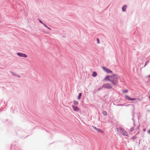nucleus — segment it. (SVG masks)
Returning <instances> with one entry per match:
<instances>
[{"label":"nucleus","instance_id":"1","mask_svg":"<svg viewBox=\"0 0 150 150\" xmlns=\"http://www.w3.org/2000/svg\"><path fill=\"white\" fill-rule=\"evenodd\" d=\"M117 76V74H113L112 76H110V77L112 78V79L110 81V82L114 86H116V83L118 82V78Z\"/></svg>","mask_w":150,"mask_h":150},{"label":"nucleus","instance_id":"2","mask_svg":"<svg viewBox=\"0 0 150 150\" xmlns=\"http://www.w3.org/2000/svg\"><path fill=\"white\" fill-rule=\"evenodd\" d=\"M117 130L122 135L125 136H127V133L123 128L119 127L117 129Z\"/></svg>","mask_w":150,"mask_h":150},{"label":"nucleus","instance_id":"3","mask_svg":"<svg viewBox=\"0 0 150 150\" xmlns=\"http://www.w3.org/2000/svg\"><path fill=\"white\" fill-rule=\"evenodd\" d=\"M102 88L108 89H111L112 88L111 85L108 83L104 84L102 86Z\"/></svg>","mask_w":150,"mask_h":150},{"label":"nucleus","instance_id":"4","mask_svg":"<svg viewBox=\"0 0 150 150\" xmlns=\"http://www.w3.org/2000/svg\"><path fill=\"white\" fill-rule=\"evenodd\" d=\"M102 68L104 69V71L107 73H112V71L109 69L105 67H102Z\"/></svg>","mask_w":150,"mask_h":150},{"label":"nucleus","instance_id":"5","mask_svg":"<svg viewBox=\"0 0 150 150\" xmlns=\"http://www.w3.org/2000/svg\"><path fill=\"white\" fill-rule=\"evenodd\" d=\"M17 55L19 57L25 58L27 57V55L25 54L18 52L17 53Z\"/></svg>","mask_w":150,"mask_h":150},{"label":"nucleus","instance_id":"6","mask_svg":"<svg viewBox=\"0 0 150 150\" xmlns=\"http://www.w3.org/2000/svg\"><path fill=\"white\" fill-rule=\"evenodd\" d=\"M125 98L126 99H127L128 100H132L134 101L136 100L135 98H131L129 97L128 96L126 95L125 96Z\"/></svg>","mask_w":150,"mask_h":150},{"label":"nucleus","instance_id":"7","mask_svg":"<svg viewBox=\"0 0 150 150\" xmlns=\"http://www.w3.org/2000/svg\"><path fill=\"white\" fill-rule=\"evenodd\" d=\"M72 107L73 108V109L76 112H78L79 110V108L75 105H72Z\"/></svg>","mask_w":150,"mask_h":150},{"label":"nucleus","instance_id":"8","mask_svg":"<svg viewBox=\"0 0 150 150\" xmlns=\"http://www.w3.org/2000/svg\"><path fill=\"white\" fill-rule=\"evenodd\" d=\"M93 129L99 132H101L102 130L100 129L97 128L95 127L92 126Z\"/></svg>","mask_w":150,"mask_h":150},{"label":"nucleus","instance_id":"9","mask_svg":"<svg viewBox=\"0 0 150 150\" xmlns=\"http://www.w3.org/2000/svg\"><path fill=\"white\" fill-rule=\"evenodd\" d=\"M127 6L126 5H124L122 8V10L123 11L125 12L126 11Z\"/></svg>","mask_w":150,"mask_h":150},{"label":"nucleus","instance_id":"10","mask_svg":"<svg viewBox=\"0 0 150 150\" xmlns=\"http://www.w3.org/2000/svg\"><path fill=\"white\" fill-rule=\"evenodd\" d=\"M110 76H106L105 77L104 79L105 80H107L108 81H111V79H110L109 78V77H110Z\"/></svg>","mask_w":150,"mask_h":150},{"label":"nucleus","instance_id":"11","mask_svg":"<svg viewBox=\"0 0 150 150\" xmlns=\"http://www.w3.org/2000/svg\"><path fill=\"white\" fill-rule=\"evenodd\" d=\"M97 73L96 71H94L93 72L92 76L93 77H96V76H97Z\"/></svg>","mask_w":150,"mask_h":150},{"label":"nucleus","instance_id":"12","mask_svg":"<svg viewBox=\"0 0 150 150\" xmlns=\"http://www.w3.org/2000/svg\"><path fill=\"white\" fill-rule=\"evenodd\" d=\"M81 96H82V93H79V95L78 96V98H77L79 100H80L81 98Z\"/></svg>","mask_w":150,"mask_h":150},{"label":"nucleus","instance_id":"13","mask_svg":"<svg viewBox=\"0 0 150 150\" xmlns=\"http://www.w3.org/2000/svg\"><path fill=\"white\" fill-rule=\"evenodd\" d=\"M73 103L74 104V105H77L79 103L77 101L75 100L73 101Z\"/></svg>","mask_w":150,"mask_h":150},{"label":"nucleus","instance_id":"14","mask_svg":"<svg viewBox=\"0 0 150 150\" xmlns=\"http://www.w3.org/2000/svg\"><path fill=\"white\" fill-rule=\"evenodd\" d=\"M103 114L105 116H106L107 115V113L106 111H103Z\"/></svg>","mask_w":150,"mask_h":150},{"label":"nucleus","instance_id":"15","mask_svg":"<svg viewBox=\"0 0 150 150\" xmlns=\"http://www.w3.org/2000/svg\"><path fill=\"white\" fill-rule=\"evenodd\" d=\"M149 63V61H147L145 63V64L144 66V67L145 66L147 65V64H148Z\"/></svg>","mask_w":150,"mask_h":150},{"label":"nucleus","instance_id":"16","mask_svg":"<svg viewBox=\"0 0 150 150\" xmlns=\"http://www.w3.org/2000/svg\"><path fill=\"white\" fill-rule=\"evenodd\" d=\"M128 92V90H123L122 92L123 93H127Z\"/></svg>","mask_w":150,"mask_h":150},{"label":"nucleus","instance_id":"17","mask_svg":"<svg viewBox=\"0 0 150 150\" xmlns=\"http://www.w3.org/2000/svg\"><path fill=\"white\" fill-rule=\"evenodd\" d=\"M136 138H137L135 136L132 137V139L133 140L135 139Z\"/></svg>","mask_w":150,"mask_h":150},{"label":"nucleus","instance_id":"18","mask_svg":"<svg viewBox=\"0 0 150 150\" xmlns=\"http://www.w3.org/2000/svg\"><path fill=\"white\" fill-rule=\"evenodd\" d=\"M124 105V104H118L117 105V106H123Z\"/></svg>","mask_w":150,"mask_h":150},{"label":"nucleus","instance_id":"19","mask_svg":"<svg viewBox=\"0 0 150 150\" xmlns=\"http://www.w3.org/2000/svg\"><path fill=\"white\" fill-rule=\"evenodd\" d=\"M97 43L98 44L100 42L99 39L98 38L97 39Z\"/></svg>","mask_w":150,"mask_h":150},{"label":"nucleus","instance_id":"20","mask_svg":"<svg viewBox=\"0 0 150 150\" xmlns=\"http://www.w3.org/2000/svg\"><path fill=\"white\" fill-rule=\"evenodd\" d=\"M133 127H132V128H131L130 130V131H131V132H132L133 131Z\"/></svg>","mask_w":150,"mask_h":150},{"label":"nucleus","instance_id":"21","mask_svg":"<svg viewBox=\"0 0 150 150\" xmlns=\"http://www.w3.org/2000/svg\"><path fill=\"white\" fill-rule=\"evenodd\" d=\"M102 89V87L99 88H98V91H100L101 89Z\"/></svg>","mask_w":150,"mask_h":150},{"label":"nucleus","instance_id":"22","mask_svg":"<svg viewBox=\"0 0 150 150\" xmlns=\"http://www.w3.org/2000/svg\"><path fill=\"white\" fill-rule=\"evenodd\" d=\"M143 132H145L146 131V129L145 128H144L143 129Z\"/></svg>","mask_w":150,"mask_h":150},{"label":"nucleus","instance_id":"23","mask_svg":"<svg viewBox=\"0 0 150 150\" xmlns=\"http://www.w3.org/2000/svg\"><path fill=\"white\" fill-rule=\"evenodd\" d=\"M147 132H148V133H149H149H150V129Z\"/></svg>","mask_w":150,"mask_h":150},{"label":"nucleus","instance_id":"24","mask_svg":"<svg viewBox=\"0 0 150 150\" xmlns=\"http://www.w3.org/2000/svg\"><path fill=\"white\" fill-rule=\"evenodd\" d=\"M40 23H42V24H43V23H42V22L40 20Z\"/></svg>","mask_w":150,"mask_h":150},{"label":"nucleus","instance_id":"25","mask_svg":"<svg viewBox=\"0 0 150 150\" xmlns=\"http://www.w3.org/2000/svg\"><path fill=\"white\" fill-rule=\"evenodd\" d=\"M149 98L150 100V95H149Z\"/></svg>","mask_w":150,"mask_h":150},{"label":"nucleus","instance_id":"26","mask_svg":"<svg viewBox=\"0 0 150 150\" xmlns=\"http://www.w3.org/2000/svg\"><path fill=\"white\" fill-rule=\"evenodd\" d=\"M44 25L45 26V27H47V26L46 25L44 24Z\"/></svg>","mask_w":150,"mask_h":150},{"label":"nucleus","instance_id":"27","mask_svg":"<svg viewBox=\"0 0 150 150\" xmlns=\"http://www.w3.org/2000/svg\"><path fill=\"white\" fill-rule=\"evenodd\" d=\"M133 107L134 108V109H135V107H134V105H133Z\"/></svg>","mask_w":150,"mask_h":150},{"label":"nucleus","instance_id":"28","mask_svg":"<svg viewBox=\"0 0 150 150\" xmlns=\"http://www.w3.org/2000/svg\"><path fill=\"white\" fill-rule=\"evenodd\" d=\"M147 111L148 112H149V110H147Z\"/></svg>","mask_w":150,"mask_h":150},{"label":"nucleus","instance_id":"29","mask_svg":"<svg viewBox=\"0 0 150 150\" xmlns=\"http://www.w3.org/2000/svg\"><path fill=\"white\" fill-rule=\"evenodd\" d=\"M149 77L150 78V74L149 76Z\"/></svg>","mask_w":150,"mask_h":150},{"label":"nucleus","instance_id":"30","mask_svg":"<svg viewBox=\"0 0 150 150\" xmlns=\"http://www.w3.org/2000/svg\"><path fill=\"white\" fill-rule=\"evenodd\" d=\"M140 140H139V144H140Z\"/></svg>","mask_w":150,"mask_h":150},{"label":"nucleus","instance_id":"31","mask_svg":"<svg viewBox=\"0 0 150 150\" xmlns=\"http://www.w3.org/2000/svg\"><path fill=\"white\" fill-rule=\"evenodd\" d=\"M132 120H134V118H132Z\"/></svg>","mask_w":150,"mask_h":150}]
</instances>
